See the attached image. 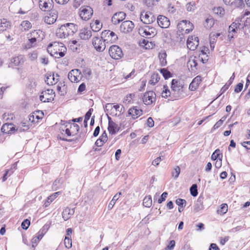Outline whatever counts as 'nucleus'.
<instances>
[{"instance_id": "obj_2", "label": "nucleus", "mask_w": 250, "mask_h": 250, "mask_svg": "<svg viewBox=\"0 0 250 250\" xmlns=\"http://www.w3.org/2000/svg\"><path fill=\"white\" fill-rule=\"evenodd\" d=\"M77 31V26L72 23L62 25L56 31V36L60 38H65L73 35Z\"/></svg>"}, {"instance_id": "obj_44", "label": "nucleus", "mask_w": 250, "mask_h": 250, "mask_svg": "<svg viewBox=\"0 0 250 250\" xmlns=\"http://www.w3.org/2000/svg\"><path fill=\"white\" fill-rule=\"evenodd\" d=\"M160 73L163 75L165 79H167L171 76V73L166 68L161 69Z\"/></svg>"}, {"instance_id": "obj_35", "label": "nucleus", "mask_w": 250, "mask_h": 250, "mask_svg": "<svg viewBox=\"0 0 250 250\" xmlns=\"http://www.w3.org/2000/svg\"><path fill=\"white\" fill-rule=\"evenodd\" d=\"M109 30H104L101 33V38L107 43L109 42Z\"/></svg>"}, {"instance_id": "obj_27", "label": "nucleus", "mask_w": 250, "mask_h": 250, "mask_svg": "<svg viewBox=\"0 0 250 250\" xmlns=\"http://www.w3.org/2000/svg\"><path fill=\"white\" fill-rule=\"evenodd\" d=\"M171 87L173 91L178 92L183 88V85L180 81L176 79H173L171 82Z\"/></svg>"}, {"instance_id": "obj_1", "label": "nucleus", "mask_w": 250, "mask_h": 250, "mask_svg": "<svg viewBox=\"0 0 250 250\" xmlns=\"http://www.w3.org/2000/svg\"><path fill=\"white\" fill-rule=\"evenodd\" d=\"M47 50L51 56L60 58L64 56L66 48L63 43L55 42L48 45Z\"/></svg>"}, {"instance_id": "obj_54", "label": "nucleus", "mask_w": 250, "mask_h": 250, "mask_svg": "<svg viewBox=\"0 0 250 250\" xmlns=\"http://www.w3.org/2000/svg\"><path fill=\"white\" fill-rule=\"evenodd\" d=\"M228 207L227 204H223L221 205L219 210L221 213L225 214L228 211Z\"/></svg>"}, {"instance_id": "obj_22", "label": "nucleus", "mask_w": 250, "mask_h": 250, "mask_svg": "<svg viewBox=\"0 0 250 250\" xmlns=\"http://www.w3.org/2000/svg\"><path fill=\"white\" fill-rule=\"evenodd\" d=\"M108 130L110 134L113 135L115 134L119 130V127L117 124L112 121L111 118L108 117Z\"/></svg>"}, {"instance_id": "obj_30", "label": "nucleus", "mask_w": 250, "mask_h": 250, "mask_svg": "<svg viewBox=\"0 0 250 250\" xmlns=\"http://www.w3.org/2000/svg\"><path fill=\"white\" fill-rule=\"evenodd\" d=\"M203 198L199 197L194 206V210L197 212L204 208V206L203 205Z\"/></svg>"}, {"instance_id": "obj_46", "label": "nucleus", "mask_w": 250, "mask_h": 250, "mask_svg": "<svg viewBox=\"0 0 250 250\" xmlns=\"http://www.w3.org/2000/svg\"><path fill=\"white\" fill-rule=\"evenodd\" d=\"M214 24V20L212 18H208L206 20V23H205V26L207 28H210L213 26V25Z\"/></svg>"}, {"instance_id": "obj_6", "label": "nucleus", "mask_w": 250, "mask_h": 250, "mask_svg": "<svg viewBox=\"0 0 250 250\" xmlns=\"http://www.w3.org/2000/svg\"><path fill=\"white\" fill-rule=\"evenodd\" d=\"M109 54L111 58L115 60L120 59L123 56L122 49L116 45L110 46L109 49Z\"/></svg>"}, {"instance_id": "obj_25", "label": "nucleus", "mask_w": 250, "mask_h": 250, "mask_svg": "<svg viewBox=\"0 0 250 250\" xmlns=\"http://www.w3.org/2000/svg\"><path fill=\"white\" fill-rule=\"evenodd\" d=\"M75 212L74 208H66L62 212V216L65 221L68 220Z\"/></svg>"}, {"instance_id": "obj_32", "label": "nucleus", "mask_w": 250, "mask_h": 250, "mask_svg": "<svg viewBox=\"0 0 250 250\" xmlns=\"http://www.w3.org/2000/svg\"><path fill=\"white\" fill-rule=\"evenodd\" d=\"M29 129V126L26 123H21V125L16 127V132H21L26 131Z\"/></svg>"}, {"instance_id": "obj_58", "label": "nucleus", "mask_w": 250, "mask_h": 250, "mask_svg": "<svg viewBox=\"0 0 250 250\" xmlns=\"http://www.w3.org/2000/svg\"><path fill=\"white\" fill-rule=\"evenodd\" d=\"M235 2H233L232 5L236 7H242L244 5L243 0H234Z\"/></svg>"}, {"instance_id": "obj_5", "label": "nucleus", "mask_w": 250, "mask_h": 250, "mask_svg": "<svg viewBox=\"0 0 250 250\" xmlns=\"http://www.w3.org/2000/svg\"><path fill=\"white\" fill-rule=\"evenodd\" d=\"M93 14V10L91 7L88 6H83L80 8L79 15L83 21L89 20Z\"/></svg>"}, {"instance_id": "obj_13", "label": "nucleus", "mask_w": 250, "mask_h": 250, "mask_svg": "<svg viewBox=\"0 0 250 250\" xmlns=\"http://www.w3.org/2000/svg\"><path fill=\"white\" fill-rule=\"evenodd\" d=\"M46 79L45 80L46 83L48 85H53L56 83L58 80L60 76L56 73H53L51 74V73H47L46 74Z\"/></svg>"}, {"instance_id": "obj_34", "label": "nucleus", "mask_w": 250, "mask_h": 250, "mask_svg": "<svg viewBox=\"0 0 250 250\" xmlns=\"http://www.w3.org/2000/svg\"><path fill=\"white\" fill-rule=\"evenodd\" d=\"M167 56V53L165 52H161L159 54L158 57L162 66H165L167 63L166 60Z\"/></svg>"}, {"instance_id": "obj_50", "label": "nucleus", "mask_w": 250, "mask_h": 250, "mask_svg": "<svg viewBox=\"0 0 250 250\" xmlns=\"http://www.w3.org/2000/svg\"><path fill=\"white\" fill-rule=\"evenodd\" d=\"M220 150L219 149L215 150V151L211 155V159L213 160H218L220 158V157H219V156L220 154Z\"/></svg>"}, {"instance_id": "obj_16", "label": "nucleus", "mask_w": 250, "mask_h": 250, "mask_svg": "<svg viewBox=\"0 0 250 250\" xmlns=\"http://www.w3.org/2000/svg\"><path fill=\"white\" fill-rule=\"evenodd\" d=\"M157 23L159 26L162 28H167L170 25V21L168 19L163 15L158 16Z\"/></svg>"}, {"instance_id": "obj_24", "label": "nucleus", "mask_w": 250, "mask_h": 250, "mask_svg": "<svg viewBox=\"0 0 250 250\" xmlns=\"http://www.w3.org/2000/svg\"><path fill=\"white\" fill-rule=\"evenodd\" d=\"M201 81V77L200 76H196L193 79L191 83H190L189 85V89L191 91L195 90L199 86Z\"/></svg>"}, {"instance_id": "obj_63", "label": "nucleus", "mask_w": 250, "mask_h": 250, "mask_svg": "<svg viewBox=\"0 0 250 250\" xmlns=\"http://www.w3.org/2000/svg\"><path fill=\"white\" fill-rule=\"evenodd\" d=\"M49 228V226L47 224H45L42 228L39 231L40 233L44 235L46 232L47 231L48 229Z\"/></svg>"}, {"instance_id": "obj_23", "label": "nucleus", "mask_w": 250, "mask_h": 250, "mask_svg": "<svg viewBox=\"0 0 250 250\" xmlns=\"http://www.w3.org/2000/svg\"><path fill=\"white\" fill-rule=\"evenodd\" d=\"M25 59L23 55H20L11 59V63L14 66H21L24 62Z\"/></svg>"}, {"instance_id": "obj_15", "label": "nucleus", "mask_w": 250, "mask_h": 250, "mask_svg": "<svg viewBox=\"0 0 250 250\" xmlns=\"http://www.w3.org/2000/svg\"><path fill=\"white\" fill-rule=\"evenodd\" d=\"M49 16H46L44 18V21L48 24L54 23L58 18V12L56 10H51Z\"/></svg>"}, {"instance_id": "obj_48", "label": "nucleus", "mask_w": 250, "mask_h": 250, "mask_svg": "<svg viewBox=\"0 0 250 250\" xmlns=\"http://www.w3.org/2000/svg\"><path fill=\"white\" fill-rule=\"evenodd\" d=\"M109 33L110 34L109 42H115L118 39L117 35L114 32L110 30H109Z\"/></svg>"}, {"instance_id": "obj_17", "label": "nucleus", "mask_w": 250, "mask_h": 250, "mask_svg": "<svg viewBox=\"0 0 250 250\" xmlns=\"http://www.w3.org/2000/svg\"><path fill=\"white\" fill-rule=\"evenodd\" d=\"M143 113V110L137 106H133L128 111V114L131 116L132 119H135L140 116Z\"/></svg>"}, {"instance_id": "obj_31", "label": "nucleus", "mask_w": 250, "mask_h": 250, "mask_svg": "<svg viewBox=\"0 0 250 250\" xmlns=\"http://www.w3.org/2000/svg\"><path fill=\"white\" fill-rule=\"evenodd\" d=\"M28 34L30 36L35 38V39L38 40V42L41 41V40L43 39L42 37L40 36L41 34H43L42 31L40 30H34Z\"/></svg>"}, {"instance_id": "obj_47", "label": "nucleus", "mask_w": 250, "mask_h": 250, "mask_svg": "<svg viewBox=\"0 0 250 250\" xmlns=\"http://www.w3.org/2000/svg\"><path fill=\"white\" fill-rule=\"evenodd\" d=\"M180 173V168L179 166L176 167L172 170L171 174L172 176L176 179L178 177Z\"/></svg>"}, {"instance_id": "obj_26", "label": "nucleus", "mask_w": 250, "mask_h": 250, "mask_svg": "<svg viewBox=\"0 0 250 250\" xmlns=\"http://www.w3.org/2000/svg\"><path fill=\"white\" fill-rule=\"evenodd\" d=\"M11 27V23L5 19L0 20V33L6 31Z\"/></svg>"}, {"instance_id": "obj_57", "label": "nucleus", "mask_w": 250, "mask_h": 250, "mask_svg": "<svg viewBox=\"0 0 250 250\" xmlns=\"http://www.w3.org/2000/svg\"><path fill=\"white\" fill-rule=\"evenodd\" d=\"M186 201L185 199H182L181 198H178L176 200V204L178 206H186Z\"/></svg>"}, {"instance_id": "obj_11", "label": "nucleus", "mask_w": 250, "mask_h": 250, "mask_svg": "<svg viewBox=\"0 0 250 250\" xmlns=\"http://www.w3.org/2000/svg\"><path fill=\"white\" fill-rule=\"evenodd\" d=\"M156 101V94L152 91H146L144 94L143 101L146 105L151 104Z\"/></svg>"}, {"instance_id": "obj_51", "label": "nucleus", "mask_w": 250, "mask_h": 250, "mask_svg": "<svg viewBox=\"0 0 250 250\" xmlns=\"http://www.w3.org/2000/svg\"><path fill=\"white\" fill-rule=\"evenodd\" d=\"M68 78L72 83H77L79 82L80 80V77H76V76H73L70 74H68Z\"/></svg>"}, {"instance_id": "obj_19", "label": "nucleus", "mask_w": 250, "mask_h": 250, "mask_svg": "<svg viewBox=\"0 0 250 250\" xmlns=\"http://www.w3.org/2000/svg\"><path fill=\"white\" fill-rule=\"evenodd\" d=\"M126 14L123 12L116 13L111 19V21L114 24H117L123 21L125 18Z\"/></svg>"}, {"instance_id": "obj_56", "label": "nucleus", "mask_w": 250, "mask_h": 250, "mask_svg": "<svg viewBox=\"0 0 250 250\" xmlns=\"http://www.w3.org/2000/svg\"><path fill=\"white\" fill-rule=\"evenodd\" d=\"M223 123V120L222 119H220L216 124L214 125L212 128L211 129V131H213V130L218 128Z\"/></svg>"}, {"instance_id": "obj_52", "label": "nucleus", "mask_w": 250, "mask_h": 250, "mask_svg": "<svg viewBox=\"0 0 250 250\" xmlns=\"http://www.w3.org/2000/svg\"><path fill=\"white\" fill-rule=\"evenodd\" d=\"M30 224V221L28 219H26L24 220L22 222L21 226L23 229H27L29 227Z\"/></svg>"}, {"instance_id": "obj_53", "label": "nucleus", "mask_w": 250, "mask_h": 250, "mask_svg": "<svg viewBox=\"0 0 250 250\" xmlns=\"http://www.w3.org/2000/svg\"><path fill=\"white\" fill-rule=\"evenodd\" d=\"M118 196H114L108 205V208L109 209H111L113 207L116 202L118 200Z\"/></svg>"}, {"instance_id": "obj_4", "label": "nucleus", "mask_w": 250, "mask_h": 250, "mask_svg": "<svg viewBox=\"0 0 250 250\" xmlns=\"http://www.w3.org/2000/svg\"><path fill=\"white\" fill-rule=\"evenodd\" d=\"M139 34L142 37L150 38L156 34V29L149 25L140 27L138 29Z\"/></svg>"}, {"instance_id": "obj_42", "label": "nucleus", "mask_w": 250, "mask_h": 250, "mask_svg": "<svg viewBox=\"0 0 250 250\" xmlns=\"http://www.w3.org/2000/svg\"><path fill=\"white\" fill-rule=\"evenodd\" d=\"M64 244L65 247L66 248H67V249L71 248L72 247L71 237L65 236L64 240Z\"/></svg>"}, {"instance_id": "obj_39", "label": "nucleus", "mask_w": 250, "mask_h": 250, "mask_svg": "<svg viewBox=\"0 0 250 250\" xmlns=\"http://www.w3.org/2000/svg\"><path fill=\"white\" fill-rule=\"evenodd\" d=\"M197 62L194 59H190L188 62V66H190L191 71H194L197 69Z\"/></svg>"}, {"instance_id": "obj_12", "label": "nucleus", "mask_w": 250, "mask_h": 250, "mask_svg": "<svg viewBox=\"0 0 250 250\" xmlns=\"http://www.w3.org/2000/svg\"><path fill=\"white\" fill-rule=\"evenodd\" d=\"M134 27V24L132 21H125L121 23L120 30L122 33H128L131 32Z\"/></svg>"}, {"instance_id": "obj_64", "label": "nucleus", "mask_w": 250, "mask_h": 250, "mask_svg": "<svg viewBox=\"0 0 250 250\" xmlns=\"http://www.w3.org/2000/svg\"><path fill=\"white\" fill-rule=\"evenodd\" d=\"M175 245V242L174 240L170 241L168 245L167 246L166 249L168 250H172L174 249Z\"/></svg>"}, {"instance_id": "obj_37", "label": "nucleus", "mask_w": 250, "mask_h": 250, "mask_svg": "<svg viewBox=\"0 0 250 250\" xmlns=\"http://www.w3.org/2000/svg\"><path fill=\"white\" fill-rule=\"evenodd\" d=\"M143 205L146 207L149 208L152 205V199L150 195L146 196L143 200Z\"/></svg>"}, {"instance_id": "obj_45", "label": "nucleus", "mask_w": 250, "mask_h": 250, "mask_svg": "<svg viewBox=\"0 0 250 250\" xmlns=\"http://www.w3.org/2000/svg\"><path fill=\"white\" fill-rule=\"evenodd\" d=\"M190 192L192 196L195 197L198 194L197 186L196 184H193L190 188Z\"/></svg>"}, {"instance_id": "obj_41", "label": "nucleus", "mask_w": 250, "mask_h": 250, "mask_svg": "<svg viewBox=\"0 0 250 250\" xmlns=\"http://www.w3.org/2000/svg\"><path fill=\"white\" fill-rule=\"evenodd\" d=\"M170 92L167 85H164L163 90L162 93V97L164 98H167L170 96Z\"/></svg>"}, {"instance_id": "obj_28", "label": "nucleus", "mask_w": 250, "mask_h": 250, "mask_svg": "<svg viewBox=\"0 0 250 250\" xmlns=\"http://www.w3.org/2000/svg\"><path fill=\"white\" fill-rule=\"evenodd\" d=\"M103 24L99 20H96L95 21L90 23V30L94 32L99 31L102 28Z\"/></svg>"}, {"instance_id": "obj_8", "label": "nucleus", "mask_w": 250, "mask_h": 250, "mask_svg": "<svg viewBox=\"0 0 250 250\" xmlns=\"http://www.w3.org/2000/svg\"><path fill=\"white\" fill-rule=\"evenodd\" d=\"M141 21L145 24L153 23L156 20L155 17L149 12H142L140 14Z\"/></svg>"}, {"instance_id": "obj_3", "label": "nucleus", "mask_w": 250, "mask_h": 250, "mask_svg": "<svg viewBox=\"0 0 250 250\" xmlns=\"http://www.w3.org/2000/svg\"><path fill=\"white\" fill-rule=\"evenodd\" d=\"M178 32L182 34H188L193 29V25L189 21L183 20L177 24Z\"/></svg>"}, {"instance_id": "obj_61", "label": "nucleus", "mask_w": 250, "mask_h": 250, "mask_svg": "<svg viewBox=\"0 0 250 250\" xmlns=\"http://www.w3.org/2000/svg\"><path fill=\"white\" fill-rule=\"evenodd\" d=\"M113 107H114L116 111H119L120 114L123 113L124 111V107L123 106L120 107V106L119 104H116L113 105Z\"/></svg>"}, {"instance_id": "obj_20", "label": "nucleus", "mask_w": 250, "mask_h": 250, "mask_svg": "<svg viewBox=\"0 0 250 250\" xmlns=\"http://www.w3.org/2000/svg\"><path fill=\"white\" fill-rule=\"evenodd\" d=\"M92 36V32L88 27H84L80 30L79 37L82 40H88Z\"/></svg>"}, {"instance_id": "obj_36", "label": "nucleus", "mask_w": 250, "mask_h": 250, "mask_svg": "<svg viewBox=\"0 0 250 250\" xmlns=\"http://www.w3.org/2000/svg\"><path fill=\"white\" fill-rule=\"evenodd\" d=\"M160 80V76L158 73H154L151 76L149 83L151 84H155Z\"/></svg>"}, {"instance_id": "obj_29", "label": "nucleus", "mask_w": 250, "mask_h": 250, "mask_svg": "<svg viewBox=\"0 0 250 250\" xmlns=\"http://www.w3.org/2000/svg\"><path fill=\"white\" fill-rule=\"evenodd\" d=\"M27 38L28 42H27L25 47L27 49L30 48L31 47H34L36 45L37 42L38 40H37L35 38L30 36L29 34H27Z\"/></svg>"}, {"instance_id": "obj_60", "label": "nucleus", "mask_w": 250, "mask_h": 250, "mask_svg": "<svg viewBox=\"0 0 250 250\" xmlns=\"http://www.w3.org/2000/svg\"><path fill=\"white\" fill-rule=\"evenodd\" d=\"M243 87V84L242 83H238L235 87L234 92L236 93L240 92L242 90Z\"/></svg>"}, {"instance_id": "obj_14", "label": "nucleus", "mask_w": 250, "mask_h": 250, "mask_svg": "<svg viewBox=\"0 0 250 250\" xmlns=\"http://www.w3.org/2000/svg\"><path fill=\"white\" fill-rule=\"evenodd\" d=\"M187 47L191 50H194L199 45L198 37L191 36L189 37L187 42Z\"/></svg>"}, {"instance_id": "obj_55", "label": "nucleus", "mask_w": 250, "mask_h": 250, "mask_svg": "<svg viewBox=\"0 0 250 250\" xmlns=\"http://www.w3.org/2000/svg\"><path fill=\"white\" fill-rule=\"evenodd\" d=\"M68 74H71L73 76H76V77L81 78V72L79 69H73L71 70Z\"/></svg>"}, {"instance_id": "obj_40", "label": "nucleus", "mask_w": 250, "mask_h": 250, "mask_svg": "<svg viewBox=\"0 0 250 250\" xmlns=\"http://www.w3.org/2000/svg\"><path fill=\"white\" fill-rule=\"evenodd\" d=\"M21 25L24 31L28 30L32 27L31 23L27 21H23L21 22Z\"/></svg>"}, {"instance_id": "obj_59", "label": "nucleus", "mask_w": 250, "mask_h": 250, "mask_svg": "<svg viewBox=\"0 0 250 250\" xmlns=\"http://www.w3.org/2000/svg\"><path fill=\"white\" fill-rule=\"evenodd\" d=\"M167 195V192H164L162 193L161 197L158 199V202L160 204L162 203L164 201L166 200Z\"/></svg>"}, {"instance_id": "obj_10", "label": "nucleus", "mask_w": 250, "mask_h": 250, "mask_svg": "<svg viewBox=\"0 0 250 250\" xmlns=\"http://www.w3.org/2000/svg\"><path fill=\"white\" fill-rule=\"evenodd\" d=\"M39 7L40 9L44 11H50L53 9L54 2L53 0H39Z\"/></svg>"}, {"instance_id": "obj_38", "label": "nucleus", "mask_w": 250, "mask_h": 250, "mask_svg": "<svg viewBox=\"0 0 250 250\" xmlns=\"http://www.w3.org/2000/svg\"><path fill=\"white\" fill-rule=\"evenodd\" d=\"M62 182H63V179L62 178H61L59 179H57L54 182V183L53 184V186H52L53 189L55 190H57L58 188H59L62 184Z\"/></svg>"}, {"instance_id": "obj_18", "label": "nucleus", "mask_w": 250, "mask_h": 250, "mask_svg": "<svg viewBox=\"0 0 250 250\" xmlns=\"http://www.w3.org/2000/svg\"><path fill=\"white\" fill-rule=\"evenodd\" d=\"M1 130L6 134H14L16 132V126L12 124H4L2 126Z\"/></svg>"}, {"instance_id": "obj_9", "label": "nucleus", "mask_w": 250, "mask_h": 250, "mask_svg": "<svg viewBox=\"0 0 250 250\" xmlns=\"http://www.w3.org/2000/svg\"><path fill=\"white\" fill-rule=\"evenodd\" d=\"M104 42V40H101L97 36H94L92 40V44L94 48L99 52L103 51L105 49V44Z\"/></svg>"}, {"instance_id": "obj_7", "label": "nucleus", "mask_w": 250, "mask_h": 250, "mask_svg": "<svg viewBox=\"0 0 250 250\" xmlns=\"http://www.w3.org/2000/svg\"><path fill=\"white\" fill-rule=\"evenodd\" d=\"M55 93L52 89H47L42 91L40 96V100L44 103L50 102L54 100Z\"/></svg>"}, {"instance_id": "obj_62", "label": "nucleus", "mask_w": 250, "mask_h": 250, "mask_svg": "<svg viewBox=\"0 0 250 250\" xmlns=\"http://www.w3.org/2000/svg\"><path fill=\"white\" fill-rule=\"evenodd\" d=\"M133 97H134V95L132 94L127 95L124 99V102L127 103H130Z\"/></svg>"}, {"instance_id": "obj_21", "label": "nucleus", "mask_w": 250, "mask_h": 250, "mask_svg": "<svg viewBox=\"0 0 250 250\" xmlns=\"http://www.w3.org/2000/svg\"><path fill=\"white\" fill-rule=\"evenodd\" d=\"M240 25L239 23L232 22L229 27L228 38L230 39L233 38L235 34L237 33V29Z\"/></svg>"}, {"instance_id": "obj_33", "label": "nucleus", "mask_w": 250, "mask_h": 250, "mask_svg": "<svg viewBox=\"0 0 250 250\" xmlns=\"http://www.w3.org/2000/svg\"><path fill=\"white\" fill-rule=\"evenodd\" d=\"M59 193H60L59 192H57L53 193L51 195L48 196L47 197L45 202L44 203V205L45 207H47L48 205H49L50 204L53 200H54L55 199H56L57 198V197L59 195Z\"/></svg>"}, {"instance_id": "obj_43", "label": "nucleus", "mask_w": 250, "mask_h": 250, "mask_svg": "<svg viewBox=\"0 0 250 250\" xmlns=\"http://www.w3.org/2000/svg\"><path fill=\"white\" fill-rule=\"evenodd\" d=\"M213 11L214 14L219 15L220 17H222L225 14V10L221 7H218L216 8H214L213 9Z\"/></svg>"}, {"instance_id": "obj_49", "label": "nucleus", "mask_w": 250, "mask_h": 250, "mask_svg": "<svg viewBox=\"0 0 250 250\" xmlns=\"http://www.w3.org/2000/svg\"><path fill=\"white\" fill-rule=\"evenodd\" d=\"M28 57L30 61H34L37 59L38 53L35 51L29 53Z\"/></svg>"}]
</instances>
